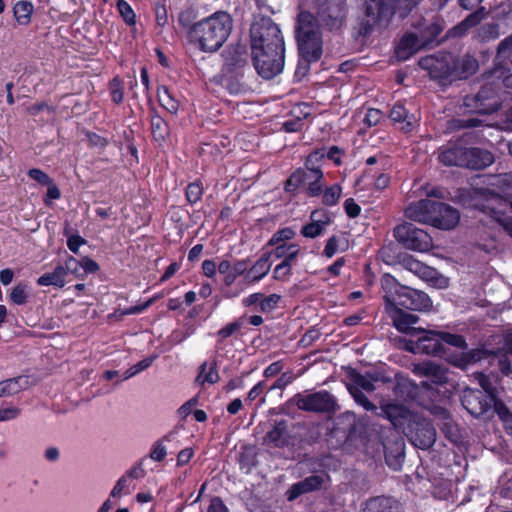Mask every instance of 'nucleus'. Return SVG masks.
Here are the masks:
<instances>
[{
	"label": "nucleus",
	"mask_w": 512,
	"mask_h": 512,
	"mask_svg": "<svg viewBox=\"0 0 512 512\" xmlns=\"http://www.w3.org/2000/svg\"><path fill=\"white\" fill-rule=\"evenodd\" d=\"M265 442L274 447H283L288 441L287 421H275L265 436Z\"/></svg>",
	"instance_id": "obj_30"
},
{
	"label": "nucleus",
	"mask_w": 512,
	"mask_h": 512,
	"mask_svg": "<svg viewBox=\"0 0 512 512\" xmlns=\"http://www.w3.org/2000/svg\"><path fill=\"white\" fill-rule=\"evenodd\" d=\"M151 133L155 141L163 142L169 135V127L166 121L158 114L151 116Z\"/></svg>",
	"instance_id": "obj_38"
},
{
	"label": "nucleus",
	"mask_w": 512,
	"mask_h": 512,
	"mask_svg": "<svg viewBox=\"0 0 512 512\" xmlns=\"http://www.w3.org/2000/svg\"><path fill=\"white\" fill-rule=\"evenodd\" d=\"M239 464L240 468L246 469L247 472L255 465V453L252 448L244 449L239 456Z\"/></svg>",
	"instance_id": "obj_54"
},
{
	"label": "nucleus",
	"mask_w": 512,
	"mask_h": 512,
	"mask_svg": "<svg viewBox=\"0 0 512 512\" xmlns=\"http://www.w3.org/2000/svg\"><path fill=\"white\" fill-rule=\"evenodd\" d=\"M129 486V481L127 480V476H121L113 489L111 490L110 496L119 497L122 493H127V488Z\"/></svg>",
	"instance_id": "obj_63"
},
{
	"label": "nucleus",
	"mask_w": 512,
	"mask_h": 512,
	"mask_svg": "<svg viewBox=\"0 0 512 512\" xmlns=\"http://www.w3.org/2000/svg\"><path fill=\"white\" fill-rule=\"evenodd\" d=\"M325 187V177L323 172H308L306 170H295L285 183V191L295 193L302 188L309 197H318L322 194Z\"/></svg>",
	"instance_id": "obj_11"
},
{
	"label": "nucleus",
	"mask_w": 512,
	"mask_h": 512,
	"mask_svg": "<svg viewBox=\"0 0 512 512\" xmlns=\"http://www.w3.org/2000/svg\"><path fill=\"white\" fill-rule=\"evenodd\" d=\"M291 268L292 266L288 263L281 262L274 268L273 278L278 281H287L292 274Z\"/></svg>",
	"instance_id": "obj_57"
},
{
	"label": "nucleus",
	"mask_w": 512,
	"mask_h": 512,
	"mask_svg": "<svg viewBox=\"0 0 512 512\" xmlns=\"http://www.w3.org/2000/svg\"><path fill=\"white\" fill-rule=\"evenodd\" d=\"M485 17V10L483 7L468 15L462 22L449 30L448 34L451 37H461L465 35L468 30L478 25Z\"/></svg>",
	"instance_id": "obj_32"
},
{
	"label": "nucleus",
	"mask_w": 512,
	"mask_h": 512,
	"mask_svg": "<svg viewBox=\"0 0 512 512\" xmlns=\"http://www.w3.org/2000/svg\"><path fill=\"white\" fill-rule=\"evenodd\" d=\"M493 402V397L488 396L481 391L468 390L463 396V405L467 411L474 416L484 414L490 409Z\"/></svg>",
	"instance_id": "obj_18"
},
{
	"label": "nucleus",
	"mask_w": 512,
	"mask_h": 512,
	"mask_svg": "<svg viewBox=\"0 0 512 512\" xmlns=\"http://www.w3.org/2000/svg\"><path fill=\"white\" fill-rule=\"evenodd\" d=\"M500 189L499 196H491L482 212L491 218L494 228H502L512 236V218L507 212H512V173L500 175L497 178Z\"/></svg>",
	"instance_id": "obj_4"
},
{
	"label": "nucleus",
	"mask_w": 512,
	"mask_h": 512,
	"mask_svg": "<svg viewBox=\"0 0 512 512\" xmlns=\"http://www.w3.org/2000/svg\"><path fill=\"white\" fill-rule=\"evenodd\" d=\"M326 479V474L311 475L293 484L288 491V500L292 501L302 494L320 489Z\"/></svg>",
	"instance_id": "obj_23"
},
{
	"label": "nucleus",
	"mask_w": 512,
	"mask_h": 512,
	"mask_svg": "<svg viewBox=\"0 0 512 512\" xmlns=\"http://www.w3.org/2000/svg\"><path fill=\"white\" fill-rule=\"evenodd\" d=\"M437 205V201L422 199L409 204L405 209V215L410 220L432 225Z\"/></svg>",
	"instance_id": "obj_17"
},
{
	"label": "nucleus",
	"mask_w": 512,
	"mask_h": 512,
	"mask_svg": "<svg viewBox=\"0 0 512 512\" xmlns=\"http://www.w3.org/2000/svg\"><path fill=\"white\" fill-rule=\"evenodd\" d=\"M242 326H243L242 318H239L238 320L231 322V323L225 325L224 327H222L220 330H218V332L216 334L218 337V340L216 343V349L220 348V345L224 339L230 337L236 331L240 330L242 328Z\"/></svg>",
	"instance_id": "obj_43"
},
{
	"label": "nucleus",
	"mask_w": 512,
	"mask_h": 512,
	"mask_svg": "<svg viewBox=\"0 0 512 512\" xmlns=\"http://www.w3.org/2000/svg\"><path fill=\"white\" fill-rule=\"evenodd\" d=\"M394 236L398 242L410 250L426 252L433 246L431 236L411 223L398 225L394 229Z\"/></svg>",
	"instance_id": "obj_13"
},
{
	"label": "nucleus",
	"mask_w": 512,
	"mask_h": 512,
	"mask_svg": "<svg viewBox=\"0 0 512 512\" xmlns=\"http://www.w3.org/2000/svg\"><path fill=\"white\" fill-rule=\"evenodd\" d=\"M63 269L65 276H67V274H73L76 277H81L83 271L82 260L78 261L76 258L69 256L65 261V265H63Z\"/></svg>",
	"instance_id": "obj_49"
},
{
	"label": "nucleus",
	"mask_w": 512,
	"mask_h": 512,
	"mask_svg": "<svg viewBox=\"0 0 512 512\" xmlns=\"http://www.w3.org/2000/svg\"><path fill=\"white\" fill-rule=\"evenodd\" d=\"M443 27L438 21L421 24L416 33H406L395 49L398 60L405 61L419 50L429 46L442 32Z\"/></svg>",
	"instance_id": "obj_6"
},
{
	"label": "nucleus",
	"mask_w": 512,
	"mask_h": 512,
	"mask_svg": "<svg viewBox=\"0 0 512 512\" xmlns=\"http://www.w3.org/2000/svg\"><path fill=\"white\" fill-rule=\"evenodd\" d=\"M500 35L497 24H485L479 30V37L483 41H489L498 38Z\"/></svg>",
	"instance_id": "obj_53"
},
{
	"label": "nucleus",
	"mask_w": 512,
	"mask_h": 512,
	"mask_svg": "<svg viewBox=\"0 0 512 512\" xmlns=\"http://www.w3.org/2000/svg\"><path fill=\"white\" fill-rule=\"evenodd\" d=\"M420 0H365L366 14L373 17L378 22H388L396 9H401L403 4L404 12L401 16H405Z\"/></svg>",
	"instance_id": "obj_14"
},
{
	"label": "nucleus",
	"mask_w": 512,
	"mask_h": 512,
	"mask_svg": "<svg viewBox=\"0 0 512 512\" xmlns=\"http://www.w3.org/2000/svg\"><path fill=\"white\" fill-rule=\"evenodd\" d=\"M343 155H344V151L342 149H340L338 146H332L328 150H326V148H324V160L327 158V159L333 161V163L335 165H338V166L341 165V163H342L341 158Z\"/></svg>",
	"instance_id": "obj_60"
},
{
	"label": "nucleus",
	"mask_w": 512,
	"mask_h": 512,
	"mask_svg": "<svg viewBox=\"0 0 512 512\" xmlns=\"http://www.w3.org/2000/svg\"><path fill=\"white\" fill-rule=\"evenodd\" d=\"M311 222L304 225L301 234L306 238H315L322 234L324 227L329 224L330 218L325 210H314L310 216Z\"/></svg>",
	"instance_id": "obj_27"
},
{
	"label": "nucleus",
	"mask_w": 512,
	"mask_h": 512,
	"mask_svg": "<svg viewBox=\"0 0 512 512\" xmlns=\"http://www.w3.org/2000/svg\"><path fill=\"white\" fill-rule=\"evenodd\" d=\"M233 27L231 16L217 11L211 16L193 24L189 35L198 48L207 53L218 51L228 39Z\"/></svg>",
	"instance_id": "obj_2"
},
{
	"label": "nucleus",
	"mask_w": 512,
	"mask_h": 512,
	"mask_svg": "<svg viewBox=\"0 0 512 512\" xmlns=\"http://www.w3.org/2000/svg\"><path fill=\"white\" fill-rule=\"evenodd\" d=\"M308 116L309 112H301V115L294 114L293 118L286 120L282 124V129L287 133L299 132L303 129L304 119Z\"/></svg>",
	"instance_id": "obj_42"
},
{
	"label": "nucleus",
	"mask_w": 512,
	"mask_h": 512,
	"mask_svg": "<svg viewBox=\"0 0 512 512\" xmlns=\"http://www.w3.org/2000/svg\"><path fill=\"white\" fill-rule=\"evenodd\" d=\"M117 9L126 24L131 26L136 23V15L127 1L117 0Z\"/></svg>",
	"instance_id": "obj_45"
},
{
	"label": "nucleus",
	"mask_w": 512,
	"mask_h": 512,
	"mask_svg": "<svg viewBox=\"0 0 512 512\" xmlns=\"http://www.w3.org/2000/svg\"><path fill=\"white\" fill-rule=\"evenodd\" d=\"M271 252L263 253L260 258L248 269L245 275L247 284H256L260 282L270 271L272 263L270 262Z\"/></svg>",
	"instance_id": "obj_28"
},
{
	"label": "nucleus",
	"mask_w": 512,
	"mask_h": 512,
	"mask_svg": "<svg viewBox=\"0 0 512 512\" xmlns=\"http://www.w3.org/2000/svg\"><path fill=\"white\" fill-rule=\"evenodd\" d=\"M248 58L245 44L238 43L229 47L224 53V72L246 76V72L250 71Z\"/></svg>",
	"instance_id": "obj_16"
},
{
	"label": "nucleus",
	"mask_w": 512,
	"mask_h": 512,
	"mask_svg": "<svg viewBox=\"0 0 512 512\" xmlns=\"http://www.w3.org/2000/svg\"><path fill=\"white\" fill-rule=\"evenodd\" d=\"M289 402L299 410L317 414L332 415L341 408L337 398L326 390L299 392Z\"/></svg>",
	"instance_id": "obj_7"
},
{
	"label": "nucleus",
	"mask_w": 512,
	"mask_h": 512,
	"mask_svg": "<svg viewBox=\"0 0 512 512\" xmlns=\"http://www.w3.org/2000/svg\"><path fill=\"white\" fill-rule=\"evenodd\" d=\"M406 429H408V436L413 445L420 449H428L435 442V428L426 419L420 420L415 415Z\"/></svg>",
	"instance_id": "obj_15"
},
{
	"label": "nucleus",
	"mask_w": 512,
	"mask_h": 512,
	"mask_svg": "<svg viewBox=\"0 0 512 512\" xmlns=\"http://www.w3.org/2000/svg\"><path fill=\"white\" fill-rule=\"evenodd\" d=\"M406 268L417 275L419 278L426 282H430L433 285L444 286L447 284V280L441 277L437 270L434 268L425 265L424 263L410 258L405 260Z\"/></svg>",
	"instance_id": "obj_20"
},
{
	"label": "nucleus",
	"mask_w": 512,
	"mask_h": 512,
	"mask_svg": "<svg viewBox=\"0 0 512 512\" xmlns=\"http://www.w3.org/2000/svg\"><path fill=\"white\" fill-rule=\"evenodd\" d=\"M382 285L385 289L388 286L394 287V291L390 289L386 292L385 299L387 307L406 310H427L432 305L427 294L407 286L399 285L390 275L383 277Z\"/></svg>",
	"instance_id": "obj_5"
},
{
	"label": "nucleus",
	"mask_w": 512,
	"mask_h": 512,
	"mask_svg": "<svg viewBox=\"0 0 512 512\" xmlns=\"http://www.w3.org/2000/svg\"><path fill=\"white\" fill-rule=\"evenodd\" d=\"M27 296V286L19 283L12 289L10 299L14 304L23 305L27 301Z\"/></svg>",
	"instance_id": "obj_50"
},
{
	"label": "nucleus",
	"mask_w": 512,
	"mask_h": 512,
	"mask_svg": "<svg viewBox=\"0 0 512 512\" xmlns=\"http://www.w3.org/2000/svg\"><path fill=\"white\" fill-rule=\"evenodd\" d=\"M435 415L441 420L438 423L440 429L445 433L446 437L454 444L460 443L461 436L457 425L450 419L449 413L442 408L435 409Z\"/></svg>",
	"instance_id": "obj_31"
},
{
	"label": "nucleus",
	"mask_w": 512,
	"mask_h": 512,
	"mask_svg": "<svg viewBox=\"0 0 512 512\" xmlns=\"http://www.w3.org/2000/svg\"><path fill=\"white\" fill-rule=\"evenodd\" d=\"M390 118L394 123H398L400 129L405 132L412 131L418 123V118L414 114H409L402 104L393 106Z\"/></svg>",
	"instance_id": "obj_29"
},
{
	"label": "nucleus",
	"mask_w": 512,
	"mask_h": 512,
	"mask_svg": "<svg viewBox=\"0 0 512 512\" xmlns=\"http://www.w3.org/2000/svg\"><path fill=\"white\" fill-rule=\"evenodd\" d=\"M21 413L18 407L10 406L0 409V422L16 419Z\"/></svg>",
	"instance_id": "obj_62"
},
{
	"label": "nucleus",
	"mask_w": 512,
	"mask_h": 512,
	"mask_svg": "<svg viewBox=\"0 0 512 512\" xmlns=\"http://www.w3.org/2000/svg\"><path fill=\"white\" fill-rule=\"evenodd\" d=\"M179 431L175 428L165 434L162 438L158 439L152 444L149 457L156 462H161L165 459L168 453V447L166 443L171 444V448L177 449L180 447V441L178 440Z\"/></svg>",
	"instance_id": "obj_24"
},
{
	"label": "nucleus",
	"mask_w": 512,
	"mask_h": 512,
	"mask_svg": "<svg viewBox=\"0 0 512 512\" xmlns=\"http://www.w3.org/2000/svg\"><path fill=\"white\" fill-rule=\"evenodd\" d=\"M63 265H57L52 272L44 273L37 279L39 286H55L62 288L66 284Z\"/></svg>",
	"instance_id": "obj_35"
},
{
	"label": "nucleus",
	"mask_w": 512,
	"mask_h": 512,
	"mask_svg": "<svg viewBox=\"0 0 512 512\" xmlns=\"http://www.w3.org/2000/svg\"><path fill=\"white\" fill-rule=\"evenodd\" d=\"M381 412L385 418H387L394 427L403 428L407 423H409L414 419L415 415L412 414L406 407L398 403H387L381 406Z\"/></svg>",
	"instance_id": "obj_19"
},
{
	"label": "nucleus",
	"mask_w": 512,
	"mask_h": 512,
	"mask_svg": "<svg viewBox=\"0 0 512 512\" xmlns=\"http://www.w3.org/2000/svg\"><path fill=\"white\" fill-rule=\"evenodd\" d=\"M27 174L31 179L42 185L50 184L52 180L48 174L37 168L30 169Z\"/></svg>",
	"instance_id": "obj_61"
},
{
	"label": "nucleus",
	"mask_w": 512,
	"mask_h": 512,
	"mask_svg": "<svg viewBox=\"0 0 512 512\" xmlns=\"http://www.w3.org/2000/svg\"><path fill=\"white\" fill-rule=\"evenodd\" d=\"M324 162V147L314 149L311 153L306 157L304 167L302 170H306L308 172H323L322 164Z\"/></svg>",
	"instance_id": "obj_39"
},
{
	"label": "nucleus",
	"mask_w": 512,
	"mask_h": 512,
	"mask_svg": "<svg viewBox=\"0 0 512 512\" xmlns=\"http://www.w3.org/2000/svg\"><path fill=\"white\" fill-rule=\"evenodd\" d=\"M251 59L256 72L263 79H272L283 71L285 46H281L279 49H253L251 50Z\"/></svg>",
	"instance_id": "obj_10"
},
{
	"label": "nucleus",
	"mask_w": 512,
	"mask_h": 512,
	"mask_svg": "<svg viewBox=\"0 0 512 512\" xmlns=\"http://www.w3.org/2000/svg\"><path fill=\"white\" fill-rule=\"evenodd\" d=\"M155 19L158 26L164 27L168 23L167 8L164 3L158 1L154 4Z\"/></svg>",
	"instance_id": "obj_58"
},
{
	"label": "nucleus",
	"mask_w": 512,
	"mask_h": 512,
	"mask_svg": "<svg viewBox=\"0 0 512 512\" xmlns=\"http://www.w3.org/2000/svg\"><path fill=\"white\" fill-rule=\"evenodd\" d=\"M459 220L460 214L458 210L447 204L438 202L432 226L443 230H449L454 228L458 224Z\"/></svg>",
	"instance_id": "obj_22"
},
{
	"label": "nucleus",
	"mask_w": 512,
	"mask_h": 512,
	"mask_svg": "<svg viewBox=\"0 0 512 512\" xmlns=\"http://www.w3.org/2000/svg\"><path fill=\"white\" fill-rule=\"evenodd\" d=\"M155 358H156V356L146 357L143 360L136 363L135 365L131 366L130 368H128L125 371L123 379L127 380V379L137 375L141 371L147 369L148 367H150L152 365Z\"/></svg>",
	"instance_id": "obj_47"
},
{
	"label": "nucleus",
	"mask_w": 512,
	"mask_h": 512,
	"mask_svg": "<svg viewBox=\"0 0 512 512\" xmlns=\"http://www.w3.org/2000/svg\"><path fill=\"white\" fill-rule=\"evenodd\" d=\"M345 0H315V13L321 25L329 30H339L346 21Z\"/></svg>",
	"instance_id": "obj_12"
},
{
	"label": "nucleus",
	"mask_w": 512,
	"mask_h": 512,
	"mask_svg": "<svg viewBox=\"0 0 512 512\" xmlns=\"http://www.w3.org/2000/svg\"><path fill=\"white\" fill-rule=\"evenodd\" d=\"M321 23L317 15L309 11H301L295 24V38L301 57L296 74L303 75L308 71L311 62L318 61L323 52Z\"/></svg>",
	"instance_id": "obj_1"
},
{
	"label": "nucleus",
	"mask_w": 512,
	"mask_h": 512,
	"mask_svg": "<svg viewBox=\"0 0 512 512\" xmlns=\"http://www.w3.org/2000/svg\"><path fill=\"white\" fill-rule=\"evenodd\" d=\"M413 373L419 377H427L433 383L442 384L447 381V369L432 361H423L413 365Z\"/></svg>",
	"instance_id": "obj_21"
},
{
	"label": "nucleus",
	"mask_w": 512,
	"mask_h": 512,
	"mask_svg": "<svg viewBox=\"0 0 512 512\" xmlns=\"http://www.w3.org/2000/svg\"><path fill=\"white\" fill-rule=\"evenodd\" d=\"M387 310L398 331L405 333H416L420 331L419 329L412 327L418 320V317L415 314L407 312L401 308L387 307Z\"/></svg>",
	"instance_id": "obj_26"
},
{
	"label": "nucleus",
	"mask_w": 512,
	"mask_h": 512,
	"mask_svg": "<svg viewBox=\"0 0 512 512\" xmlns=\"http://www.w3.org/2000/svg\"><path fill=\"white\" fill-rule=\"evenodd\" d=\"M199 383H209L214 384L219 380V374L217 371L216 362L213 361L211 363L204 362L200 366V372L196 379Z\"/></svg>",
	"instance_id": "obj_40"
},
{
	"label": "nucleus",
	"mask_w": 512,
	"mask_h": 512,
	"mask_svg": "<svg viewBox=\"0 0 512 512\" xmlns=\"http://www.w3.org/2000/svg\"><path fill=\"white\" fill-rule=\"evenodd\" d=\"M110 93L112 101L116 104H120L123 101L124 93L121 85V80L118 77H114L110 83Z\"/></svg>",
	"instance_id": "obj_56"
},
{
	"label": "nucleus",
	"mask_w": 512,
	"mask_h": 512,
	"mask_svg": "<svg viewBox=\"0 0 512 512\" xmlns=\"http://www.w3.org/2000/svg\"><path fill=\"white\" fill-rule=\"evenodd\" d=\"M158 101L160 105L171 114H177L179 102L176 100L167 87L163 86L158 90Z\"/></svg>",
	"instance_id": "obj_41"
},
{
	"label": "nucleus",
	"mask_w": 512,
	"mask_h": 512,
	"mask_svg": "<svg viewBox=\"0 0 512 512\" xmlns=\"http://www.w3.org/2000/svg\"><path fill=\"white\" fill-rule=\"evenodd\" d=\"M251 50L261 48L279 49L285 46L279 26L266 16H256L250 28Z\"/></svg>",
	"instance_id": "obj_8"
},
{
	"label": "nucleus",
	"mask_w": 512,
	"mask_h": 512,
	"mask_svg": "<svg viewBox=\"0 0 512 512\" xmlns=\"http://www.w3.org/2000/svg\"><path fill=\"white\" fill-rule=\"evenodd\" d=\"M485 80L486 82L475 96H468L464 100L466 107H471L480 114H490L499 109L501 97L498 90L501 86L512 88V73L507 74L504 67L497 66L486 74Z\"/></svg>",
	"instance_id": "obj_3"
},
{
	"label": "nucleus",
	"mask_w": 512,
	"mask_h": 512,
	"mask_svg": "<svg viewBox=\"0 0 512 512\" xmlns=\"http://www.w3.org/2000/svg\"><path fill=\"white\" fill-rule=\"evenodd\" d=\"M203 195V187L200 182L190 183L186 188V198L189 203H197Z\"/></svg>",
	"instance_id": "obj_48"
},
{
	"label": "nucleus",
	"mask_w": 512,
	"mask_h": 512,
	"mask_svg": "<svg viewBox=\"0 0 512 512\" xmlns=\"http://www.w3.org/2000/svg\"><path fill=\"white\" fill-rule=\"evenodd\" d=\"M422 335L418 337L415 343H412L408 350L413 353L440 354L443 344H448L460 349L466 348L465 339L456 334L447 332H437L433 330H421Z\"/></svg>",
	"instance_id": "obj_9"
},
{
	"label": "nucleus",
	"mask_w": 512,
	"mask_h": 512,
	"mask_svg": "<svg viewBox=\"0 0 512 512\" xmlns=\"http://www.w3.org/2000/svg\"><path fill=\"white\" fill-rule=\"evenodd\" d=\"M497 59H509L512 62V35L500 42L497 50Z\"/></svg>",
	"instance_id": "obj_51"
},
{
	"label": "nucleus",
	"mask_w": 512,
	"mask_h": 512,
	"mask_svg": "<svg viewBox=\"0 0 512 512\" xmlns=\"http://www.w3.org/2000/svg\"><path fill=\"white\" fill-rule=\"evenodd\" d=\"M342 193V189L338 184H334L330 187H324L323 192L320 196H322L323 204L327 206L335 205Z\"/></svg>",
	"instance_id": "obj_44"
},
{
	"label": "nucleus",
	"mask_w": 512,
	"mask_h": 512,
	"mask_svg": "<svg viewBox=\"0 0 512 512\" xmlns=\"http://www.w3.org/2000/svg\"><path fill=\"white\" fill-rule=\"evenodd\" d=\"M223 85L232 95L245 94L251 90V87L245 80V76L236 73L224 72Z\"/></svg>",
	"instance_id": "obj_33"
},
{
	"label": "nucleus",
	"mask_w": 512,
	"mask_h": 512,
	"mask_svg": "<svg viewBox=\"0 0 512 512\" xmlns=\"http://www.w3.org/2000/svg\"><path fill=\"white\" fill-rule=\"evenodd\" d=\"M34 6L31 1L20 0L13 7V14L20 25H27L31 21Z\"/></svg>",
	"instance_id": "obj_37"
},
{
	"label": "nucleus",
	"mask_w": 512,
	"mask_h": 512,
	"mask_svg": "<svg viewBox=\"0 0 512 512\" xmlns=\"http://www.w3.org/2000/svg\"><path fill=\"white\" fill-rule=\"evenodd\" d=\"M21 378H13L0 383V397L13 395L20 391L19 380Z\"/></svg>",
	"instance_id": "obj_52"
},
{
	"label": "nucleus",
	"mask_w": 512,
	"mask_h": 512,
	"mask_svg": "<svg viewBox=\"0 0 512 512\" xmlns=\"http://www.w3.org/2000/svg\"><path fill=\"white\" fill-rule=\"evenodd\" d=\"M438 159L446 166H464L465 148L449 147L441 149Z\"/></svg>",
	"instance_id": "obj_34"
},
{
	"label": "nucleus",
	"mask_w": 512,
	"mask_h": 512,
	"mask_svg": "<svg viewBox=\"0 0 512 512\" xmlns=\"http://www.w3.org/2000/svg\"><path fill=\"white\" fill-rule=\"evenodd\" d=\"M494 162L491 152L480 148H465L464 166L470 169H483Z\"/></svg>",
	"instance_id": "obj_25"
},
{
	"label": "nucleus",
	"mask_w": 512,
	"mask_h": 512,
	"mask_svg": "<svg viewBox=\"0 0 512 512\" xmlns=\"http://www.w3.org/2000/svg\"><path fill=\"white\" fill-rule=\"evenodd\" d=\"M248 266H249V260L248 259H240V260H236L233 264H232V273L234 275H236V277H239V276H242V275H246V273L248 272Z\"/></svg>",
	"instance_id": "obj_64"
},
{
	"label": "nucleus",
	"mask_w": 512,
	"mask_h": 512,
	"mask_svg": "<svg viewBox=\"0 0 512 512\" xmlns=\"http://www.w3.org/2000/svg\"><path fill=\"white\" fill-rule=\"evenodd\" d=\"M295 232L290 227H285L276 231L272 237L267 242L268 246L278 245L282 243H286L287 240H290L294 237Z\"/></svg>",
	"instance_id": "obj_46"
},
{
	"label": "nucleus",
	"mask_w": 512,
	"mask_h": 512,
	"mask_svg": "<svg viewBox=\"0 0 512 512\" xmlns=\"http://www.w3.org/2000/svg\"><path fill=\"white\" fill-rule=\"evenodd\" d=\"M281 296L278 294H270L268 296H262L260 301V310L261 312H271L273 311L278 303L280 302Z\"/></svg>",
	"instance_id": "obj_55"
},
{
	"label": "nucleus",
	"mask_w": 512,
	"mask_h": 512,
	"mask_svg": "<svg viewBox=\"0 0 512 512\" xmlns=\"http://www.w3.org/2000/svg\"><path fill=\"white\" fill-rule=\"evenodd\" d=\"M396 502L389 497H375L366 502L363 512H395Z\"/></svg>",
	"instance_id": "obj_36"
},
{
	"label": "nucleus",
	"mask_w": 512,
	"mask_h": 512,
	"mask_svg": "<svg viewBox=\"0 0 512 512\" xmlns=\"http://www.w3.org/2000/svg\"><path fill=\"white\" fill-rule=\"evenodd\" d=\"M475 378L479 385L481 386V388L483 389L484 393L494 398L495 389L490 376H487L483 373H476Z\"/></svg>",
	"instance_id": "obj_59"
}]
</instances>
